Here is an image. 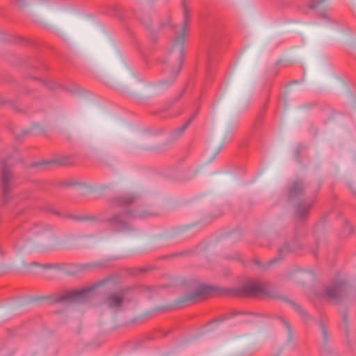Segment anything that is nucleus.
<instances>
[{"mask_svg":"<svg viewBox=\"0 0 356 356\" xmlns=\"http://www.w3.org/2000/svg\"><path fill=\"white\" fill-rule=\"evenodd\" d=\"M213 294L228 295L240 298H280L276 289L269 283L251 280L236 288H220L207 284H197L193 291L185 293L177 299V302H193L202 296Z\"/></svg>","mask_w":356,"mask_h":356,"instance_id":"f257e3e1","label":"nucleus"},{"mask_svg":"<svg viewBox=\"0 0 356 356\" xmlns=\"http://www.w3.org/2000/svg\"><path fill=\"white\" fill-rule=\"evenodd\" d=\"M182 6L184 17L181 23V29L179 33H177L172 48L165 60L166 64L165 73L170 74V83H172L177 77L184 60V44L186 32L189 23V12L184 1L182 2Z\"/></svg>","mask_w":356,"mask_h":356,"instance_id":"f03ea898","label":"nucleus"},{"mask_svg":"<svg viewBox=\"0 0 356 356\" xmlns=\"http://www.w3.org/2000/svg\"><path fill=\"white\" fill-rule=\"evenodd\" d=\"M319 186L314 189L310 188L309 184L302 180L293 181L288 191V198L290 201L297 200L294 207V214L299 220H304L312 208L316 193Z\"/></svg>","mask_w":356,"mask_h":356,"instance_id":"7ed1b4c3","label":"nucleus"},{"mask_svg":"<svg viewBox=\"0 0 356 356\" xmlns=\"http://www.w3.org/2000/svg\"><path fill=\"white\" fill-rule=\"evenodd\" d=\"M129 212L119 213L106 218L104 213L97 216H71L73 219L81 220H97L101 222H107L109 228L114 232H124L131 229L130 225L124 219V215H129Z\"/></svg>","mask_w":356,"mask_h":356,"instance_id":"20e7f679","label":"nucleus"},{"mask_svg":"<svg viewBox=\"0 0 356 356\" xmlns=\"http://www.w3.org/2000/svg\"><path fill=\"white\" fill-rule=\"evenodd\" d=\"M97 286L98 284H93L80 290L67 291L63 295H55L52 297V300L54 302H83L90 298L91 293Z\"/></svg>","mask_w":356,"mask_h":356,"instance_id":"39448f33","label":"nucleus"},{"mask_svg":"<svg viewBox=\"0 0 356 356\" xmlns=\"http://www.w3.org/2000/svg\"><path fill=\"white\" fill-rule=\"evenodd\" d=\"M14 177L11 169L3 162L1 170V201L7 204L12 198L11 192L14 188Z\"/></svg>","mask_w":356,"mask_h":356,"instance_id":"423d86ee","label":"nucleus"},{"mask_svg":"<svg viewBox=\"0 0 356 356\" xmlns=\"http://www.w3.org/2000/svg\"><path fill=\"white\" fill-rule=\"evenodd\" d=\"M129 289H122L118 291L110 293L104 298V303L115 312L121 310L125 301L129 302L132 298L129 296Z\"/></svg>","mask_w":356,"mask_h":356,"instance_id":"0eeeda50","label":"nucleus"},{"mask_svg":"<svg viewBox=\"0 0 356 356\" xmlns=\"http://www.w3.org/2000/svg\"><path fill=\"white\" fill-rule=\"evenodd\" d=\"M346 282L339 280L326 286L323 290L324 296L333 303H339L346 294Z\"/></svg>","mask_w":356,"mask_h":356,"instance_id":"6e6552de","label":"nucleus"},{"mask_svg":"<svg viewBox=\"0 0 356 356\" xmlns=\"http://www.w3.org/2000/svg\"><path fill=\"white\" fill-rule=\"evenodd\" d=\"M136 199L137 196L134 194H124L111 198L109 203L113 206L124 207L134 203Z\"/></svg>","mask_w":356,"mask_h":356,"instance_id":"1a4fd4ad","label":"nucleus"},{"mask_svg":"<svg viewBox=\"0 0 356 356\" xmlns=\"http://www.w3.org/2000/svg\"><path fill=\"white\" fill-rule=\"evenodd\" d=\"M197 113V111L195 112L188 120L187 122H186L181 127L175 129L173 130L171 133V138L172 139H176L179 136H180L186 130V129L188 127V125L191 123V122L195 119Z\"/></svg>","mask_w":356,"mask_h":356,"instance_id":"9d476101","label":"nucleus"},{"mask_svg":"<svg viewBox=\"0 0 356 356\" xmlns=\"http://www.w3.org/2000/svg\"><path fill=\"white\" fill-rule=\"evenodd\" d=\"M75 162L74 158L72 156H63L60 157H58L54 160H51L49 161H47L46 163L50 164V163H56L59 165H70L74 164Z\"/></svg>","mask_w":356,"mask_h":356,"instance_id":"9b49d317","label":"nucleus"},{"mask_svg":"<svg viewBox=\"0 0 356 356\" xmlns=\"http://www.w3.org/2000/svg\"><path fill=\"white\" fill-rule=\"evenodd\" d=\"M299 248H300V245L296 242L293 243L291 245H289L288 243H284L282 246H281L279 248V250H278L279 254L280 256L283 257L284 255H285L286 254H287L291 251H295V250H298Z\"/></svg>","mask_w":356,"mask_h":356,"instance_id":"f8f14e48","label":"nucleus"},{"mask_svg":"<svg viewBox=\"0 0 356 356\" xmlns=\"http://www.w3.org/2000/svg\"><path fill=\"white\" fill-rule=\"evenodd\" d=\"M48 229V227L42 223L35 224L31 229V233L33 235H39L42 232Z\"/></svg>","mask_w":356,"mask_h":356,"instance_id":"ddd939ff","label":"nucleus"},{"mask_svg":"<svg viewBox=\"0 0 356 356\" xmlns=\"http://www.w3.org/2000/svg\"><path fill=\"white\" fill-rule=\"evenodd\" d=\"M284 300L289 302L300 314V315L302 316V318L304 320H305V321L307 320V314L303 309H301L300 305H298L297 303H296L295 302H293L292 300Z\"/></svg>","mask_w":356,"mask_h":356,"instance_id":"4468645a","label":"nucleus"},{"mask_svg":"<svg viewBox=\"0 0 356 356\" xmlns=\"http://www.w3.org/2000/svg\"><path fill=\"white\" fill-rule=\"evenodd\" d=\"M66 264H45L42 265V267L45 269H55L57 270L63 271L65 270V267Z\"/></svg>","mask_w":356,"mask_h":356,"instance_id":"2eb2a0df","label":"nucleus"},{"mask_svg":"<svg viewBox=\"0 0 356 356\" xmlns=\"http://www.w3.org/2000/svg\"><path fill=\"white\" fill-rule=\"evenodd\" d=\"M282 258H279V257H275V258H273L272 259H270L267 264L266 265H263L257 259H254L253 260V262L259 267H266V266H270V265H272L273 264H275V262H277L278 260H280Z\"/></svg>","mask_w":356,"mask_h":356,"instance_id":"dca6fc26","label":"nucleus"},{"mask_svg":"<svg viewBox=\"0 0 356 356\" xmlns=\"http://www.w3.org/2000/svg\"><path fill=\"white\" fill-rule=\"evenodd\" d=\"M352 232L353 227L348 222H345L343 227V234L346 236H348Z\"/></svg>","mask_w":356,"mask_h":356,"instance_id":"f3484780","label":"nucleus"},{"mask_svg":"<svg viewBox=\"0 0 356 356\" xmlns=\"http://www.w3.org/2000/svg\"><path fill=\"white\" fill-rule=\"evenodd\" d=\"M325 0H312L308 4V8L310 9H315L317 6L323 3Z\"/></svg>","mask_w":356,"mask_h":356,"instance_id":"a211bd4d","label":"nucleus"},{"mask_svg":"<svg viewBox=\"0 0 356 356\" xmlns=\"http://www.w3.org/2000/svg\"><path fill=\"white\" fill-rule=\"evenodd\" d=\"M154 215H155V213L153 212H147V211H145L138 212L137 213L135 214L134 217L135 218H145L147 216H154Z\"/></svg>","mask_w":356,"mask_h":356,"instance_id":"6ab92c4d","label":"nucleus"},{"mask_svg":"<svg viewBox=\"0 0 356 356\" xmlns=\"http://www.w3.org/2000/svg\"><path fill=\"white\" fill-rule=\"evenodd\" d=\"M78 182L76 181H74L73 180H67V181H63L61 185L63 186H76L78 185Z\"/></svg>","mask_w":356,"mask_h":356,"instance_id":"aec40b11","label":"nucleus"},{"mask_svg":"<svg viewBox=\"0 0 356 356\" xmlns=\"http://www.w3.org/2000/svg\"><path fill=\"white\" fill-rule=\"evenodd\" d=\"M95 265L92 264H82L80 266L81 270H88L92 268Z\"/></svg>","mask_w":356,"mask_h":356,"instance_id":"412c9836","label":"nucleus"},{"mask_svg":"<svg viewBox=\"0 0 356 356\" xmlns=\"http://www.w3.org/2000/svg\"><path fill=\"white\" fill-rule=\"evenodd\" d=\"M279 320L283 323V324L285 325V327L287 328L288 331L289 332H291V327L289 324V323H287L284 318H282V317H279L278 318Z\"/></svg>","mask_w":356,"mask_h":356,"instance_id":"4be33fe9","label":"nucleus"},{"mask_svg":"<svg viewBox=\"0 0 356 356\" xmlns=\"http://www.w3.org/2000/svg\"><path fill=\"white\" fill-rule=\"evenodd\" d=\"M343 320L344 323H346L348 322V316L346 314H343Z\"/></svg>","mask_w":356,"mask_h":356,"instance_id":"5701e85b","label":"nucleus"},{"mask_svg":"<svg viewBox=\"0 0 356 356\" xmlns=\"http://www.w3.org/2000/svg\"><path fill=\"white\" fill-rule=\"evenodd\" d=\"M318 15L322 18H326V15H325V13L324 12L319 13Z\"/></svg>","mask_w":356,"mask_h":356,"instance_id":"b1692460","label":"nucleus"},{"mask_svg":"<svg viewBox=\"0 0 356 356\" xmlns=\"http://www.w3.org/2000/svg\"><path fill=\"white\" fill-rule=\"evenodd\" d=\"M227 318L228 317H227V316H222L220 318L217 319L216 321H222L227 319Z\"/></svg>","mask_w":356,"mask_h":356,"instance_id":"393cba45","label":"nucleus"},{"mask_svg":"<svg viewBox=\"0 0 356 356\" xmlns=\"http://www.w3.org/2000/svg\"><path fill=\"white\" fill-rule=\"evenodd\" d=\"M138 270L140 271V272H145V271L147 270V268H139Z\"/></svg>","mask_w":356,"mask_h":356,"instance_id":"a878e982","label":"nucleus"},{"mask_svg":"<svg viewBox=\"0 0 356 356\" xmlns=\"http://www.w3.org/2000/svg\"><path fill=\"white\" fill-rule=\"evenodd\" d=\"M348 187L350 190L353 191V186H352V184H348ZM353 193H355L354 191H353Z\"/></svg>","mask_w":356,"mask_h":356,"instance_id":"bb28decb","label":"nucleus"},{"mask_svg":"<svg viewBox=\"0 0 356 356\" xmlns=\"http://www.w3.org/2000/svg\"><path fill=\"white\" fill-rule=\"evenodd\" d=\"M34 265H38L37 262L33 263Z\"/></svg>","mask_w":356,"mask_h":356,"instance_id":"cd10ccee","label":"nucleus"}]
</instances>
